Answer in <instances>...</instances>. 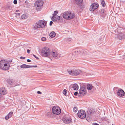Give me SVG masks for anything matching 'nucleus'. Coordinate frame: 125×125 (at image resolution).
<instances>
[{"label": "nucleus", "mask_w": 125, "mask_h": 125, "mask_svg": "<svg viewBox=\"0 0 125 125\" xmlns=\"http://www.w3.org/2000/svg\"><path fill=\"white\" fill-rule=\"evenodd\" d=\"M20 58L22 59H25V57L21 56L20 57Z\"/></svg>", "instance_id": "41"}, {"label": "nucleus", "mask_w": 125, "mask_h": 125, "mask_svg": "<svg viewBox=\"0 0 125 125\" xmlns=\"http://www.w3.org/2000/svg\"><path fill=\"white\" fill-rule=\"evenodd\" d=\"M0 34H1L0 33Z\"/></svg>", "instance_id": "52"}, {"label": "nucleus", "mask_w": 125, "mask_h": 125, "mask_svg": "<svg viewBox=\"0 0 125 125\" xmlns=\"http://www.w3.org/2000/svg\"><path fill=\"white\" fill-rule=\"evenodd\" d=\"M122 1L124 2H125V0H122Z\"/></svg>", "instance_id": "48"}, {"label": "nucleus", "mask_w": 125, "mask_h": 125, "mask_svg": "<svg viewBox=\"0 0 125 125\" xmlns=\"http://www.w3.org/2000/svg\"><path fill=\"white\" fill-rule=\"evenodd\" d=\"M52 111L53 114L57 115L60 114L61 112L60 108L57 106H54L52 108Z\"/></svg>", "instance_id": "10"}, {"label": "nucleus", "mask_w": 125, "mask_h": 125, "mask_svg": "<svg viewBox=\"0 0 125 125\" xmlns=\"http://www.w3.org/2000/svg\"><path fill=\"white\" fill-rule=\"evenodd\" d=\"M62 16L65 19L69 20L75 17V15L74 13L67 11L64 13Z\"/></svg>", "instance_id": "4"}, {"label": "nucleus", "mask_w": 125, "mask_h": 125, "mask_svg": "<svg viewBox=\"0 0 125 125\" xmlns=\"http://www.w3.org/2000/svg\"><path fill=\"white\" fill-rule=\"evenodd\" d=\"M123 31L122 28H120L119 27H118V39L121 40H124L125 39Z\"/></svg>", "instance_id": "6"}, {"label": "nucleus", "mask_w": 125, "mask_h": 125, "mask_svg": "<svg viewBox=\"0 0 125 125\" xmlns=\"http://www.w3.org/2000/svg\"><path fill=\"white\" fill-rule=\"evenodd\" d=\"M71 87L73 90H77L78 89L79 87L77 84L75 83L72 85Z\"/></svg>", "instance_id": "17"}, {"label": "nucleus", "mask_w": 125, "mask_h": 125, "mask_svg": "<svg viewBox=\"0 0 125 125\" xmlns=\"http://www.w3.org/2000/svg\"><path fill=\"white\" fill-rule=\"evenodd\" d=\"M99 7V5L97 3H93L90 6V10L91 11H94L95 9H97Z\"/></svg>", "instance_id": "14"}, {"label": "nucleus", "mask_w": 125, "mask_h": 125, "mask_svg": "<svg viewBox=\"0 0 125 125\" xmlns=\"http://www.w3.org/2000/svg\"><path fill=\"white\" fill-rule=\"evenodd\" d=\"M15 14L16 17H19L20 15V14L18 13H15Z\"/></svg>", "instance_id": "33"}, {"label": "nucleus", "mask_w": 125, "mask_h": 125, "mask_svg": "<svg viewBox=\"0 0 125 125\" xmlns=\"http://www.w3.org/2000/svg\"><path fill=\"white\" fill-rule=\"evenodd\" d=\"M27 18V16L25 14H23L21 16V18L22 19H25Z\"/></svg>", "instance_id": "25"}, {"label": "nucleus", "mask_w": 125, "mask_h": 125, "mask_svg": "<svg viewBox=\"0 0 125 125\" xmlns=\"http://www.w3.org/2000/svg\"><path fill=\"white\" fill-rule=\"evenodd\" d=\"M113 90L115 93H117V88L116 87H114V88Z\"/></svg>", "instance_id": "30"}, {"label": "nucleus", "mask_w": 125, "mask_h": 125, "mask_svg": "<svg viewBox=\"0 0 125 125\" xmlns=\"http://www.w3.org/2000/svg\"><path fill=\"white\" fill-rule=\"evenodd\" d=\"M73 111L74 112H76L77 111V108L76 107H74L73 109Z\"/></svg>", "instance_id": "29"}, {"label": "nucleus", "mask_w": 125, "mask_h": 125, "mask_svg": "<svg viewBox=\"0 0 125 125\" xmlns=\"http://www.w3.org/2000/svg\"><path fill=\"white\" fill-rule=\"evenodd\" d=\"M37 93L38 94H42V93L41 92H40V91H37Z\"/></svg>", "instance_id": "44"}, {"label": "nucleus", "mask_w": 125, "mask_h": 125, "mask_svg": "<svg viewBox=\"0 0 125 125\" xmlns=\"http://www.w3.org/2000/svg\"><path fill=\"white\" fill-rule=\"evenodd\" d=\"M7 82L8 84L11 85L13 83L14 81L12 79L9 78L7 79Z\"/></svg>", "instance_id": "18"}, {"label": "nucleus", "mask_w": 125, "mask_h": 125, "mask_svg": "<svg viewBox=\"0 0 125 125\" xmlns=\"http://www.w3.org/2000/svg\"><path fill=\"white\" fill-rule=\"evenodd\" d=\"M43 4V1L41 0H39L36 1L34 5L36 10L38 11L41 10Z\"/></svg>", "instance_id": "7"}, {"label": "nucleus", "mask_w": 125, "mask_h": 125, "mask_svg": "<svg viewBox=\"0 0 125 125\" xmlns=\"http://www.w3.org/2000/svg\"><path fill=\"white\" fill-rule=\"evenodd\" d=\"M46 25V23L44 21L42 20H39L34 24L33 29L37 30H39L41 29L45 28Z\"/></svg>", "instance_id": "1"}, {"label": "nucleus", "mask_w": 125, "mask_h": 125, "mask_svg": "<svg viewBox=\"0 0 125 125\" xmlns=\"http://www.w3.org/2000/svg\"><path fill=\"white\" fill-rule=\"evenodd\" d=\"M87 112L89 115H93L95 113V112L91 109H88L87 110Z\"/></svg>", "instance_id": "20"}, {"label": "nucleus", "mask_w": 125, "mask_h": 125, "mask_svg": "<svg viewBox=\"0 0 125 125\" xmlns=\"http://www.w3.org/2000/svg\"><path fill=\"white\" fill-rule=\"evenodd\" d=\"M51 55L53 57H55L57 56L58 54L56 52H53L52 53Z\"/></svg>", "instance_id": "23"}, {"label": "nucleus", "mask_w": 125, "mask_h": 125, "mask_svg": "<svg viewBox=\"0 0 125 125\" xmlns=\"http://www.w3.org/2000/svg\"><path fill=\"white\" fill-rule=\"evenodd\" d=\"M121 57V58H120L121 59V58H123V57Z\"/></svg>", "instance_id": "50"}, {"label": "nucleus", "mask_w": 125, "mask_h": 125, "mask_svg": "<svg viewBox=\"0 0 125 125\" xmlns=\"http://www.w3.org/2000/svg\"><path fill=\"white\" fill-rule=\"evenodd\" d=\"M67 90L66 89H64L63 92V94L65 95H66V94Z\"/></svg>", "instance_id": "32"}, {"label": "nucleus", "mask_w": 125, "mask_h": 125, "mask_svg": "<svg viewBox=\"0 0 125 125\" xmlns=\"http://www.w3.org/2000/svg\"><path fill=\"white\" fill-rule=\"evenodd\" d=\"M30 65H27L25 64H23L20 66L21 68H30Z\"/></svg>", "instance_id": "21"}, {"label": "nucleus", "mask_w": 125, "mask_h": 125, "mask_svg": "<svg viewBox=\"0 0 125 125\" xmlns=\"http://www.w3.org/2000/svg\"><path fill=\"white\" fill-rule=\"evenodd\" d=\"M7 9L8 10H10L12 9V7L9 6H8L7 7Z\"/></svg>", "instance_id": "35"}, {"label": "nucleus", "mask_w": 125, "mask_h": 125, "mask_svg": "<svg viewBox=\"0 0 125 125\" xmlns=\"http://www.w3.org/2000/svg\"><path fill=\"white\" fill-rule=\"evenodd\" d=\"M75 2L77 4H80L83 1V0H75Z\"/></svg>", "instance_id": "26"}, {"label": "nucleus", "mask_w": 125, "mask_h": 125, "mask_svg": "<svg viewBox=\"0 0 125 125\" xmlns=\"http://www.w3.org/2000/svg\"><path fill=\"white\" fill-rule=\"evenodd\" d=\"M33 56L35 58H36L38 60L39 59V58L37 57L36 55H34V54L33 55Z\"/></svg>", "instance_id": "40"}, {"label": "nucleus", "mask_w": 125, "mask_h": 125, "mask_svg": "<svg viewBox=\"0 0 125 125\" xmlns=\"http://www.w3.org/2000/svg\"><path fill=\"white\" fill-rule=\"evenodd\" d=\"M41 40L42 41H44L46 40V38L45 37H42L41 38Z\"/></svg>", "instance_id": "34"}, {"label": "nucleus", "mask_w": 125, "mask_h": 125, "mask_svg": "<svg viewBox=\"0 0 125 125\" xmlns=\"http://www.w3.org/2000/svg\"><path fill=\"white\" fill-rule=\"evenodd\" d=\"M55 35V33L54 31H52L49 34V36L51 38H53Z\"/></svg>", "instance_id": "22"}, {"label": "nucleus", "mask_w": 125, "mask_h": 125, "mask_svg": "<svg viewBox=\"0 0 125 125\" xmlns=\"http://www.w3.org/2000/svg\"><path fill=\"white\" fill-rule=\"evenodd\" d=\"M58 11L56 10L54 12V13L53 15V16H55L58 13Z\"/></svg>", "instance_id": "31"}, {"label": "nucleus", "mask_w": 125, "mask_h": 125, "mask_svg": "<svg viewBox=\"0 0 125 125\" xmlns=\"http://www.w3.org/2000/svg\"><path fill=\"white\" fill-rule=\"evenodd\" d=\"M92 125H99L96 123H93L92 124Z\"/></svg>", "instance_id": "39"}, {"label": "nucleus", "mask_w": 125, "mask_h": 125, "mask_svg": "<svg viewBox=\"0 0 125 125\" xmlns=\"http://www.w3.org/2000/svg\"><path fill=\"white\" fill-rule=\"evenodd\" d=\"M101 11L102 12L101 14H102L103 16H104V14L105 13V11L104 9L101 10Z\"/></svg>", "instance_id": "28"}, {"label": "nucleus", "mask_w": 125, "mask_h": 125, "mask_svg": "<svg viewBox=\"0 0 125 125\" xmlns=\"http://www.w3.org/2000/svg\"><path fill=\"white\" fill-rule=\"evenodd\" d=\"M68 72L71 75L77 76L81 73V71L78 69H74L73 70H69L68 71Z\"/></svg>", "instance_id": "9"}, {"label": "nucleus", "mask_w": 125, "mask_h": 125, "mask_svg": "<svg viewBox=\"0 0 125 125\" xmlns=\"http://www.w3.org/2000/svg\"><path fill=\"white\" fill-rule=\"evenodd\" d=\"M27 61L28 62H31V60H30L29 59H28L27 60Z\"/></svg>", "instance_id": "46"}, {"label": "nucleus", "mask_w": 125, "mask_h": 125, "mask_svg": "<svg viewBox=\"0 0 125 125\" xmlns=\"http://www.w3.org/2000/svg\"><path fill=\"white\" fill-rule=\"evenodd\" d=\"M69 39V41H70V40H71V39H70V38H69V39Z\"/></svg>", "instance_id": "49"}, {"label": "nucleus", "mask_w": 125, "mask_h": 125, "mask_svg": "<svg viewBox=\"0 0 125 125\" xmlns=\"http://www.w3.org/2000/svg\"><path fill=\"white\" fill-rule=\"evenodd\" d=\"M87 89L88 90H91L92 89L93 86L92 85L89 84L87 85Z\"/></svg>", "instance_id": "24"}, {"label": "nucleus", "mask_w": 125, "mask_h": 125, "mask_svg": "<svg viewBox=\"0 0 125 125\" xmlns=\"http://www.w3.org/2000/svg\"><path fill=\"white\" fill-rule=\"evenodd\" d=\"M13 3L14 4H16L17 3V0H14Z\"/></svg>", "instance_id": "37"}, {"label": "nucleus", "mask_w": 125, "mask_h": 125, "mask_svg": "<svg viewBox=\"0 0 125 125\" xmlns=\"http://www.w3.org/2000/svg\"><path fill=\"white\" fill-rule=\"evenodd\" d=\"M37 67V65H34V66H31L30 65V68L31 67Z\"/></svg>", "instance_id": "36"}, {"label": "nucleus", "mask_w": 125, "mask_h": 125, "mask_svg": "<svg viewBox=\"0 0 125 125\" xmlns=\"http://www.w3.org/2000/svg\"><path fill=\"white\" fill-rule=\"evenodd\" d=\"M112 125H113V124H112Z\"/></svg>", "instance_id": "53"}, {"label": "nucleus", "mask_w": 125, "mask_h": 125, "mask_svg": "<svg viewBox=\"0 0 125 125\" xmlns=\"http://www.w3.org/2000/svg\"><path fill=\"white\" fill-rule=\"evenodd\" d=\"M77 114L79 117L81 119L84 118L86 116L85 112L83 110L79 111Z\"/></svg>", "instance_id": "11"}, {"label": "nucleus", "mask_w": 125, "mask_h": 125, "mask_svg": "<svg viewBox=\"0 0 125 125\" xmlns=\"http://www.w3.org/2000/svg\"><path fill=\"white\" fill-rule=\"evenodd\" d=\"M51 114H52V113H51L50 112H48V115H49L48 116L49 117H50L51 116Z\"/></svg>", "instance_id": "38"}, {"label": "nucleus", "mask_w": 125, "mask_h": 125, "mask_svg": "<svg viewBox=\"0 0 125 125\" xmlns=\"http://www.w3.org/2000/svg\"><path fill=\"white\" fill-rule=\"evenodd\" d=\"M13 114V112H10L7 115L5 116V118L6 120H7L10 118L12 116Z\"/></svg>", "instance_id": "19"}, {"label": "nucleus", "mask_w": 125, "mask_h": 125, "mask_svg": "<svg viewBox=\"0 0 125 125\" xmlns=\"http://www.w3.org/2000/svg\"><path fill=\"white\" fill-rule=\"evenodd\" d=\"M0 92L2 95H4L7 94V90L4 87H2L0 89Z\"/></svg>", "instance_id": "15"}, {"label": "nucleus", "mask_w": 125, "mask_h": 125, "mask_svg": "<svg viewBox=\"0 0 125 125\" xmlns=\"http://www.w3.org/2000/svg\"><path fill=\"white\" fill-rule=\"evenodd\" d=\"M86 51H84L82 49H75L73 52L72 53L70 54L69 56V57L71 58L73 60L76 59V56L78 54L82 53L83 52L84 53Z\"/></svg>", "instance_id": "2"}, {"label": "nucleus", "mask_w": 125, "mask_h": 125, "mask_svg": "<svg viewBox=\"0 0 125 125\" xmlns=\"http://www.w3.org/2000/svg\"><path fill=\"white\" fill-rule=\"evenodd\" d=\"M16 12H19V10H16Z\"/></svg>", "instance_id": "47"}, {"label": "nucleus", "mask_w": 125, "mask_h": 125, "mask_svg": "<svg viewBox=\"0 0 125 125\" xmlns=\"http://www.w3.org/2000/svg\"><path fill=\"white\" fill-rule=\"evenodd\" d=\"M10 63L8 61L2 60L0 61V68L2 70H6L9 69L10 66Z\"/></svg>", "instance_id": "3"}, {"label": "nucleus", "mask_w": 125, "mask_h": 125, "mask_svg": "<svg viewBox=\"0 0 125 125\" xmlns=\"http://www.w3.org/2000/svg\"><path fill=\"white\" fill-rule=\"evenodd\" d=\"M62 120L64 123L68 124L71 122L72 119L70 116L68 115H65L63 117L62 119Z\"/></svg>", "instance_id": "8"}, {"label": "nucleus", "mask_w": 125, "mask_h": 125, "mask_svg": "<svg viewBox=\"0 0 125 125\" xmlns=\"http://www.w3.org/2000/svg\"><path fill=\"white\" fill-rule=\"evenodd\" d=\"M52 19L53 21H59L60 20V17L58 15L52 16Z\"/></svg>", "instance_id": "16"}, {"label": "nucleus", "mask_w": 125, "mask_h": 125, "mask_svg": "<svg viewBox=\"0 0 125 125\" xmlns=\"http://www.w3.org/2000/svg\"><path fill=\"white\" fill-rule=\"evenodd\" d=\"M52 23H53V22L52 21H50V26L52 25Z\"/></svg>", "instance_id": "43"}, {"label": "nucleus", "mask_w": 125, "mask_h": 125, "mask_svg": "<svg viewBox=\"0 0 125 125\" xmlns=\"http://www.w3.org/2000/svg\"><path fill=\"white\" fill-rule=\"evenodd\" d=\"M78 93V92H75L74 93V95H77V94Z\"/></svg>", "instance_id": "42"}, {"label": "nucleus", "mask_w": 125, "mask_h": 125, "mask_svg": "<svg viewBox=\"0 0 125 125\" xmlns=\"http://www.w3.org/2000/svg\"><path fill=\"white\" fill-rule=\"evenodd\" d=\"M101 3L102 6L103 7H105V4L104 0H101Z\"/></svg>", "instance_id": "27"}, {"label": "nucleus", "mask_w": 125, "mask_h": 125, "mask_svg": "<svg viewBox=\"0 0 125 125\" xmlns=\"http://www.w3.org/2000/svg\"><path fill=\"white\" fill-rule=\"evenodd\" d=\"M86 93V88L83 87L81 88L80 90L79 93L78 94L79 96H83L85 95Z\"/></svg>", "instance_id": "12"}, {"label": "nucleus", "mask_w": 125, "mask_h": 125, "mask_svg": "<svg viewBox=\"0 0 125 125\" xmlns=\"http://www.w3.org/2000/svg\"><path fill=\"white\" fill-rule=\"evenodd\" d=\"M27 52L28 53H29L30 52V50L29 49H28L27 51Z\"/></svg>", "instance_id": "45"}, {"label": "nucleus", "mask_w": 125, "mask_h": 125, "mask_svg": "<svg viewBox=\"0 0 125 125\" xmlns=\"http://www.w3.org/2000/svg\"><path fill=\"white\" fill-rule=\"evenodd\" d=\"M51 54V51L47 47H45L42 49L41 53V55L43 57H47Z\"/></svg>", "instance_id": "5"}, {"label": "nucleus", "mask_w": 125, "mask_h": 125, "mask_svg": "<svg viewBox=\"0 0 125 125\" xmlns=\"http://www.w3.org/2000/svg\"><path fill=\"white\" fill-rule=\"evenodd\" d=\"M121 56H119V57H120Z\"/></svg>", "instance_id": "51"}, {"label": "nucleus", "mask_w": 125, "mask_h": 125, "mask_svg": "<svg viewBox=\"0 0 125 125\" xmlns=\"http://www.w3.org/2000/svg\"><path fill=\"white\" fill-rule=\"evenodd\" d=\"M118 95L123 98L125 97L124 91L120 88H118Z\"/></svg>", "instance_id": "13"}]
</instances>
